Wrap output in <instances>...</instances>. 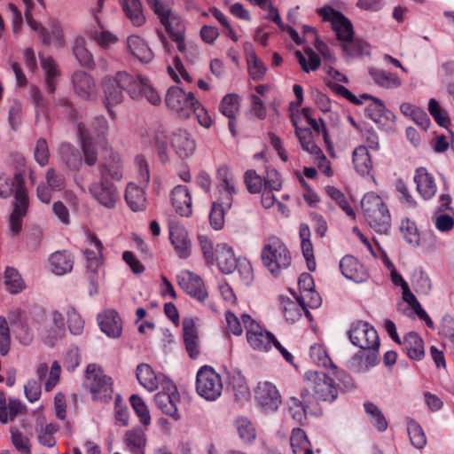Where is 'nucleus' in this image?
Masks as SVG:
<instances>
[{
	"label": "nucleus",
	"mask_w": 454,
	"mask_h": 454,
	"mask_svg": "<svg viewBox=\"0 0 454 454\" xmlns=\"http://www.w3.org/2000/svg\"><path fill=\"white\" fill-rule=\"evenodd\" d=\"M297 300L301 302V306H303L305 315L309 319L311 318V314L309 309H317L322 302L319 294L315 289L300 294Z\"/></svg>",
	"instance_id": "obj_60"
},
{
	"label": "nucleus",
	"mask_w": 454,
	"mask_h": 454,
	"mask_svg": "<svg viewBox=\"0 0 454 454\" xmlns=\"http://www.w3.org/2000/svg\"><path fill=\"white\" fill-rule=\"evenodd\" d=\"M216 261L220 270L224 274L231 273L237 266V259L231 247L226 244L218 247Z\"/></svg>",
	"instance_id": "obj_45"
},
{
	"label": "nucleus",
	"mask_w": 454,
	"mask_h": 454,
	"mask_svg": "<svg viewBox=\"0 0 454 454\" xmlns=\"http://www.w3.org/2000/svg\"><path fill=\"white\" fill-rule=\"evenodd\" d=\"M223 380L211 366L204 365L196 375V390L198 394L208 401L216 400L223 391Z\"/></svg>",
	"instance_id": "obj_10"
},
{
	"label": "nucleus",
	"mask_w": 454,
	"mask_h": 454,
	"mask_svg": "<svg viewBox=\"0 0 454 454\" xmlns=\"http://www.w3.org/2000/svg\"><path fill=\"white\" fill-rule=\"evenodd\" d=\"M325 190L327 196L339 206L347 216L351 220H356V205L351 196L345 194L340 189L333 185L326 186Z\"/></svg>",
	"instance_id": "obj_33"
},
{
	"label": "nucleus",
	"mask_w": 454,
	"mask_h": 454,
	"mask_svg": "<svg viewBox=\"0 0 454 454\" xmlns=\"http://www.w3.org/2000/svg\"><path fill=\"white\" fill-rule=\"evenodd\" d=\"M183 339L185 349L192 359L200 355V339L195 323L192 318L183 319Z\"/></svg>",
	"instance_id": "obj_31"
},
{
	"label": "nucleus",
	"mask_w": 454,
	"mask_h": 454,
	"mask_svg": "<svg viewBox=\"0 0 454 454\" xmlns=\"http://www.w3.org/2000/svg\"><path fill=\"white\" fill-rule=\"evenodd\" d=\"M364 217L369 226L379 233H387L391 225L389 211L381 197L367 193L361 201Z\"/></svg>",
	"instance_id": "obj_3"
},
{
	"label": "nucleus",
	"mask_w": 454,
	"mask_h": 454,
	"mask_svg": "<svg viewBox=\"0 0 454 454\" xmlns=\"http://www.w3.org/2000/svg\"><path fill=\"white\" fill-rule=\"evenodd\" d=\"M246 339L249 347L258 352H269L272 347L278 349L285 360L290 364L294 363L293 355L285 348L278 340L275 335L263 327L259 322L251 317L248 314L241 316Z\"/></svg>",
	"instance_id": "obj_2"
},
{
	"label": "nucleus",
	"mask_w": 454,
	"mask_h": 454,
	"mask_svg": "<svg viewBox=\"0 0 454 454\" xmlns=\"http://www.w3.org/2000/svg\"><path fill=\"white\" fill-rule=\"evenodd\" d=\"M282 186V176L271 173L269 176L267 186L261 192V204L264 208L269 209L275 205L277 200L274 192H279Z\"/></svg>",
	"instance_id": "obj_36"
},
{
	"label": "nucleus",
	"mask_w": 454,
	"mask_h": 454,
	"mask_svg": "<svg viewBox=\"0 0 454 454\" xmlns=\"http://www.w3.org/2000/svg\"><path fill=\"white\" fill-rule=\"evenodd\" d=\"M171 145L176 153L182 158H186L195 151V142L186 130L179 129L171 138Z\"/></svg>",
	"instance_id": "obj_35"
},
{
	"label": "nucleus",
	"mask_w": 454,
	"mask_h": 454,
	"mask_svg": "<svg viewBox=\"0 0 454 454\" xmlns=\"http://www.w3.org/2000/svg\"><path fill=\"white\" fill-rule=\"evenodd\" d=\"M271 173H275L276 175H281L275 168H267L265 172V176H262L259 175L254 169H247L244 173V184L246 185L247 190L251 194H258L267 186V182L269 180V176Z\"/></svg>",
	"instance_id": "obj_34"
},
{
	"label": "nucleus",
	"mask_w": 454,
	"mask_h": 454,
	"mask_svg": "<svg viewBox=\"0 0 454 454\" xmlns=\"http://www.w3.org/2000/svg\"><path fill=\"white\" fill-rule=\"evenodd\" d=\"M19 188L14 193L12 212L9 217V228L12 235H18L23 225V218L27 215L29 207V198L25 184H22L21 176H18Z\"/></svg>",
	"instance_id": "obj_11"
},
{
	"label": "nucleus",
	"mask_w": 454,
	"mask_h": 454,
	"mask_svg": "<svg viewBox=\"0 0 454 454\" xmlns=\"http://www.w3.org/2000/svg\"><path fill=\"white\" fill-rule=\"evenodd\" d=\"M4 286L11 294H18L25 288V282L16 269L7 267L4 271Z\"/></svg>",
	"instance_id": "obj_57"
},
{
	"label": "nucleus",
	"mask_w": 454,
	"mask_h": 454,
	"mask_svg": "<svg viewBox=\"0 0 454 454\" xmlns=\"http://www.w3.org/2000/svg\"><path fill=\"white\" fill-rule=\"evenodd\" d=\"M102 101L109 114L114 117L113 107L121 105L125 99V93L132 98L139 97V82L134 75L126 71H118L104 76L100 82Z\"/></svg>",
	"instance_id": "obj_1"
},
{
	"label": "nucleus",
	"mask_w": 454,
	"mask_h": 454,
	"mask_svg": "<svg viewBox=\"0 0 454 454\" xmlns=\"http://www.w3.org/2000/svg\"><path fill=\"white\" fill-rule=\"evenodd\" d=\"M364 406L373 426L380 432L385 431L387 428V421L378 406L371 402L365 403Z\"/></svg>",
	"instance_id": "obj_63"
},
{
	"label": "nucleus",
	"mask_w": 454,
	"mask_h": 454,
	"mask_svg": "<svg viewBox=\"0 0 454 454\" xmlns=\"http://www.w3.org/2000/svg\"><path fill=\"white\" fill-rule=\"evenodd\" d=\"M27 413V406L18 398L7 399L6 393L0 391V422L6 424L13 421L19 415Z\"/></svg>",
	"instance_id": "obj_21"
},
{
	"label": "nucleus",
	"mask_w": 454,
	"mask_h": 454,
	"mask_svg": "<svg viewBox=\"0 0 454 454\" xmlns=\"http://www.w3.org/2000/svg\"><path fill=\"white\" fill-rule=\"evenodd\" d=\"M217 192L218 200L226 207H231L233 195L237 193L236 182L231 170L227 167H221L217 170Z\"/></svg>",
	"instance_id": "obj_18"
},
{
	"label": "nucleus",
	"mask_w": 454,
	"mask_h": 454,
	"mask_svg": "<svg viewBox=\"0 0 454 454\" xmlns=\"http://www.w3.org/2000/svg\"><path fill=\"white\" fill-rule=\"evenodd\" d=\"M229 208L230 207H226L224 204L218 199L217 200L213 202L212 208L209 214V221L211 226L215 230L223 229L225 223V210Z\"/></svg>",
	"instance_id": "obj_59"
},
{
	"label": "nucleus",
	"mask_w": 454,
	"mask_h": 454,
	"mask_svg": "<svg viewBox=\"0 0 454 454\" xmlns=\"http://www.w3.org/2000/svg\"><path fill=\"white\" fill-rule=\"evenodd\" d=\"M136 376L142 387L150 392L157 390L161 385L169 381L165 375L156 374L153 368L147 364H140L137 367Z\"/></svg>",
	"instance_id": "obj_26"
},
{
	"label": "nucleus",
	"mask_w": 454,
	"mask_h": 454,
	"mask_svg": "<svg viewBox=\"0 0 454 454\" xmlns=\"http://www.w3.org/2000/svg\"><path fill=\"white\" fill-rule=\"evenodd\" d=\"M90 192L103 206L112 208L118 200V192L113 183L99 180L90 184Z\"/></svg>",
	"instance_id": "obj_24"
},
{
	"label": "nucleus",
	"mask_w": 454,
	"mask_h": 454,
	"mask_svg": "<svg viewBox=\"0 0 454 454\" xmlns=\"http://www.w3.org/2000/svg\"><path fill=\"white\" fill-rule=\"evenodd\" d=\"M84 386L90 391L94 401L106 403L112 399L114 380L97 364L87 365L84 374Z\"/></svg>",
	"instance_id": "obj_6"
},
{
	"label": "nucleus",
	"mask_w": 454,
	"mask_h": 454,
	"mask_svg": "<svg viewBox=\"0 0 454 454\" xmlns=\"http://www.w3.org/2000/svg\"><path fill=\"white\" fill-rule=\"evenodd\" d=\"M126 17L136 27H142L145 21L140 0H119Z\"/></svg>",
	"instance_id": "obj_39"
},
{
	"label": "nucleus",
	"mask_w": 454,
	"mask_h": 454,
	"mask_svg": "<svg viewBox=\"0 0 454 454\" xmlns=\"http://www.w3.org/2000/svg\"><path fill=\"white\" fill-rule=\"evenodd\" d=\"M130 53L141 62L148 63L153 59V53L145 41L138 35H130L127 40Z\"/></svg>",
	"instance_id": "obj_40"
},
{
	"label": "nucleus",
	"mask_w": 454,
	"mask_h": 454,
	"mask_svg": "<svg viewBox=\"0 0 454 454\" xmlns=\"http://www.w3.org/2000/svg\"><path fill=\"white\" fill-rule=\"evenodd\" d=\"M362 99H370L372 103L366 107V115L378 124H383V121L386 119L385 116V106L381 100L376 98L369 94L360 95Z\"/></svg>",
	"instance_id": "obj_53"
},
{
	"label": "nucleus",
	"mask_w": 454,
	"mask_h": 454,
	"mask_svg": "<svg viewBox=\"0 0 454 454\" xmlns=\"http://www.w3.org/2000/svg\"><path fill=\"white\" fill-rule=\"evenodd\" d=\"M400 345L410 359L420 361L425 357L424 340L417 333L410 332L405 334Z\"/></svg>",
	"instance_id": "obj_32"
},
{
	"label": "nucleus",
	"mask_w": 454,
	"mask_h": 454,
	"mask_svg": "<svg viewBox=\"0 0 454 454\" xmlns=\"http://www.w3.org/2000/svg\"><path fill=\"white\" fill-rule=\"evenodd\" d=\"M317 15L324 20L330 22L337 39L341 43L354 35L351 22L340 12L331 6L325 5L317 10Z\"/></svg>",
	"instance_id": "obj_12"
},
{
	"label": "nucleus",
	"mask_w": 454,
	"mask_h": 454,
	"mask_svg": "<svg viewBox=\"0 0 454 454\" xmlns=\"http://www.w3.org/2000/svg\"><path fill=\"white\" fill-rule=\"evenodd\" d=\"M170 202L176 214L188 217L192 212V196L184 185L176 186L170 193Z\"/></svg>",
	"instance_id": "obj_27"
},
{
	"label": "nucleus",
	"mask_w": 454,
	"mask_h": 454,
	"mask_svg": "<svg viewBox=\"0 0 454 454\" xmlns=\"http://www.w3.org/2000/svg\"><path fill=\"white\" fill-rule=\"evenodd\" d=\"M283 313L287 321L295 322L301 317L302 313L305 314V309L301 302L291 301L290 299L282 301Z\"/></svg>",
	"instance_id": "obj_64"
},
{
	"label": "nucleus",
	"mask_w": 454,
	"mask_h": 454,
	"mask_svg": "<svg viewBox=\"0 0 454 454\" xmlns=\"http://www.w3.org/2000/svg\"><path fill=\"white\" fill-rule=\"evenodd\" d=\"M129 401L139 419L141 427L148 428V427L151 425L152 418L149 408L145 402L138 395H131Z\"/></svg>",
	"instance_id": "obj_50"
},
{
	"label": "nucleus",
	"mask_w": 454,
	"mask_h": 454,
	"mask_svg": "<svg viewBox=\"0 0 454 454\" xmlns=\"http://www.w3.org/2000/svg\"><path fill=\"white\" fill-rule=\"evenodd\" d=\"M342 51L349 57H359L369 53L370 46L364 41L351 37L341 43Z\"/></svg>",
	"instance_id": "obj_58"
},
{
	"label": "nucleus",
	"mask_w": 454,
	"mask_h": 454,
	"mask_svg": "<svg viewBox=\"0 0 454 454\" xmlns=\"http://www.w3.org/2000/svg\"><path fill=\"white\" fill-rule=\"evenodd\" d=\"M59 430V424L50 422L41 427L38 430V441L46 447H53L56 444L55 434Z\"/></svg>",
	"instance_id": "obj_61"
},
{
	"label": "nucleus",
	"mask_w": 454,
	"mask_h": 454,
	"mask_svg": "<svg viewBox=\"0 0 454 454\" xmlns=\"http://www.w3.org/2000/svg\"><path fill=\"white\" fill-rule=\"evenodd\" d=\"M102 332L111 338H119L122 333V321L114 309L104 310L98 316Z\"/></svg>",
	"instance_id": "obj_30"
},
{
	"label": "nucleus",
	"mask_w": 454,
	"mask_h": 454,
	"mask_svg": "<svg viewBox=\"0 0 454 454\" xmlns=\"http://www.w3.org/2000/svg\"><path fill=\"white\" fill-rule=\"evenodd\" d=\"M309 356L312 361L318 366L324 368H331L332 373L335 377H340V374L344 373L343 371L340 370L331 360L325 348L318 343H316L310 347Z\"/></svg>",
	"instance_id": "obj_38"
},
{
	"label": "nucleus",
	"mask_w": 454,
	"mask_h": 454,
	"mask_svg": "<svg viewBox=\"0 0 454 454\" xmlns=\"http://www.w3.org/2000/svg\"><path fill=\"white\" fill-rule=\"evenodd\" d=\"M39 381L43 382L45 392H51L60 382L62 367L59 361L55 360L49 367L46 362L38 364L35 370Z\"/></svg>",
	"instance_id": "obj_20"
},
{
	"label": "nucleus",
	"mask_w": 454,
	"mask_h": 454,
	"mask_svg": "<svg viewBox=\"0 0 454 454\" xmlns=\"http://www.w3.org/2000/svg\"><path fill=\"white\" fill-rule=\"evenodd\" d=\"M147 428L133 427L122 435V444L130 454H145L147 445Z\"/></svg>",
	"instance_id": "obj_19"
},
{
	"label": "nucleus",
	"mask_w": 454,
	"mask_h": 454,
	"mask_svg": "<svg viewBox=\"0 0 454 454\" xmlns=\"http://www.w3.org/2000/svg\"><path fill=\"white\" fill-rule=\"evenodd\" d=\"M301 114L306 119L308 124L311 127L314 132L323 137L327 153L332 158H336V152L334 150L333 143L330 137L328 129L325 121L322 118H315L313 111L309 107L301 109Z\"/></svg>",
	"instance_id": "obj_23"
},
{
	"label": "nucleus",
	"mask_w": 454,
	"mask_h": 454,
	"mask_svg": "<svg viewBox=\"0 0 454 454\" xmlns=\"http://www.w3.org/2000/svg\"><path fill=\"white\" fill-rule=\"evenodd\" d=\"M176 283L184 293L200 302H204L208 297L203 279L190 270H183L176 275Z\"/></svg>",
	"instance_id": "obj_14"
},
{
	"label": "nucleus",
	"mask_w": 454,
	"mask_h": 454,
	"mask_svg": "<svg viewBox=\"0 0 454 454\" xmlns=\"http://www.w3.org/2000/svg\"><path fill=\"white\" fill-rule=\"evenodd\" d=\"M246 61L249 77L256 82L262 81L266 74L267 67L254 51L247 52Z\"/></svg>",
	"instance_id": "obj_46"
},
{
	"label": "nucleus",
	"mask_w": 454,
	"mask_h": 454,
	"mask_svg": "<svg viewBox=\"0 0 454 454\" xmlns=\"http://www.w3.org/2000/svg\"><path fill=\"white\" fill-rule=\"evenodd\" d=\"M87 35L102 49H108L118 41V37L115 35L102 27L90 28L87 31Z\"/></svg>",
	"instance_id": "obj_54"
},
{
	"label": "nucleus",
	"mask_w": 454,
	"mask_h": 454,
	"mask_svg": "<svg viewBox=\"0 0 454 454\" xmlns=\"http://www.w3.org/2000/svg\"><path fill=\"white\" fill-rule=\"evenodd\" d=\"M403 291V299L409 304L411 309L416 313L418 317L427 324V326L433 327L434 323L427 312L423 309L416 296L411 292L408 285H405Z\"/></svg>",
	"instance_id": "obj_55"
},
{
	"label": "nucleus",
	"mask_w": 454,
	"mask_h": 454,
	"mask_svg": "<svg viewBox=\"0 0 454 454\" xmlns=\"http://www.w3.org/2000/svg\"><path fill=\"white\" fill-rule=\"evenodd\" d=\"M352 157L354 168L359 175L366 176L371 173L372 160L366 146L359 145L356 147Z\"/></svg>",
	"instance_id": "obj_41"
},
{
	"label": "nucleus",
	"mask_w": 454,
	"mask_h": 454,
	"mask_svg": "<svg viewBox=\"0 0 454 454\" xmlns=\"http://www.w3.org/2000/svg\"><path fill=\"white\" fill-rule=\"evenodd\" d=\"M73 51L80 64L88 68H93L95 62L92 54L86 48V40L76 36L74 41Z\"/></svg>",
	"instance_id": "obj_51"
},
{
	"label": "nucleus",
	"mask_w": 454,
	"mask_h": 454,
	"mask_svg": "<svg viewBox=\"0 0 454 454\" xmlns=\"http://www.w3.org/2000/svg\"><path fill=\"white\" fill-rule=\"evenodd\" d=\"M125 200L129 207L135 212L142 211L146 207L145 191L135 184H129L125 192Z\"/></svg>",
	"instance_id": "obj_44"
},
{
	"label": "nucleus",
	"mask_w": 454,
	"mask_h": 454,
	"mask_svg": "<svg viewBox=\"0 0 454 454\" xmlns=\"http://www.w3.org/2000/svg\"><path fill=\"white\" fill-rule=\"evenodd\" d=\"M261 258L263 265L275 276L287 269L292 255L284 241L275 236L269 237L262 247Z\"/></svg>",
	"instance_id": "obj_4"
},
{
	"label": "nucleus",
	"mask_w": 454,
	"mask_h": 454,
	"mask_svg": "<svg viewBox=\"0 0 454 454\" xmlns=\"http://www.w3.org/2000/svg\"><path fill=\"white\" fill-rule=\"evenodd\" d=\"M348 338L351 343L364 351H369L367 356L370 365L377 361L380 346L377 331L369 323L358 320L351 324L348 330Z\"/></svg>",
	"instance_id": "obj_5"
},
{
	"label": "nucleus",
	"mask_w": 454,
	"mask_h": 454,
	"mask_svg": "<svg viewBox=\"0 0 454 454\" xmlns=\"http://www.w3.org/2000/svg\"><path fill=\"white\" fill-rule=\"evenodd\" d=\"M369 73L372 80L380 87L394 89L402 84L401 79L394 73L380 69H371Z\"/></svg>",
	"instance_id": "obj_52"
},
{
	"label": "nucleus",
	"mask_w": 454,
	"mask_h": 454,
	"mask_svg": "<svg viewBox=\"0 0 454 454\" xmlns=\"http://www.w3.org/2000/svg\"><path fill=\"white\" fill-rule=\"evenodd\" d=\"M340 270L343 276L355 282H364L368 278L365 267L353 255H345L340 262Z\"/></svg>",
	"instance_id": "obj_29"
},
{
	"label": "nucleus",
	"mask_w": 454,
	"mask_h": 454,
	"mask_svg": "<svg viewBox=\"0 0 454 454\" xmlns=\"http://www.w3.org/2000/svg\"><path fill=\"white\" fill-rule=\"evenodd\" d=\"M99 173V180L104 183L119 182L123 177L124 166L123 160L119 153L111 151L107 156L103 158V160L98 167Z\"/></svg>",
	"instance_id": "obj_15"
},
{
	"label": "nucleus",
	"mask_w": 454,
	"mask_h": 454,
	"mask_svg": "<svg viewBox=\"0 0 454 454\" xmlns=\"http://www.w3.org/2000/svg\"><path fill=\"white\" fill-rule=\"evenodd\" d=\"M290 446L294 454H314L305 431L299 427L293 428L291 431Z\"/></svg>",
	"instance_id": "obj_42"
},
{
	"label": "nucleus",
	"mask_w": 454,
	"mask_h": 454,
	"mask_svg": "<svg viewBox=\"0 0 454 454\" xmlns=\"http://www.w3.org/2000/svg\"><path fill=\"white\" fill-rule=\"evenodd\" d=\"M50 263L51 270L55 274L63 275L71 271L74 265V260L68 251H56L51 255Z\"/></svg>",
	"instance_id": "obj_43"
},
{
	"label": "nucleus",
	"mask_w": 454,
	"mask_h": 454,
	"mask_svg": "<svg viewBox=\"0 0 454 454\" xmlns=\"http://www.w3.org/2000/svg\"><path fill=\"white\" fill-rule=\"evenodd\" d=\"M169 38L176 44L177 50L181 53L186 51L185 32L186 27L183 19L177 15L170 17L161 24Z\"/></svg>",
	"instance_id": "obj_25"
},
{
	"label": "nucleus",
	"mask_w": 454,
	"mask_h": 454,
	"mask_svg": "<svg viewBox=\"0 0 454 454\" xmlns=\"http://www.w3.org/2000/svg\"><path fill=\"white\" fill-rule=\"evenodd\" d=\"M302 395H312L317 402H333L338 396V389L333 380L327 374L317 371H308L303 375Z\"/></svg>",
	"instance_id": "obj_7"
},
{
	"label": "nucleus",
	"mask_w": 454,
	"mask_h": 454,
	"mask_svg": "<svg viewBox=\"0 0 454 454\" xmlns=\"http://www.w3.org/2000/svg\"><path fill=\"white\" fill-rule=\"evenodd\" d=\"M219 111L228 119H236L239 111V96L235 93L225 95L219 105Z\"/></svg>",
	"instance_id": "obj_56"
},
{
	"label": "nucleus",
	"mask_w": 454,
	"mask_h": 454,
	"mask_svg": "<svg viewBox=\"0 0 454 454\" xmlns=\"http://www.w3.org/2000/svg\"><path fill=\"white\" fill-rule=\"evenodd\" d=\"M304 52L305 55L299 50L294 52V56L301 69L306 73L317 70L321 65L318 55L310 48L305 49Z\"/></svg>",
	"instance_id": "obj_48"
},
{
	"label": "nucleus",
	"mask_w": 454,
	"mask_h": 454,
	"mask_svg": "<svg viewBox=\"0 0 454 454\" xmlns=\"http://www.w3.org/2000/svg\"><path fill=\"white\" fill-rule=\"evenodd\" d=\"M73 82L76 93L82 98L90 97L94 91L95 82L90 74L84 72L75 73L73 75Z\"/></svg>",
	"instance_id": "obj_49"
},
{
	"label": "nucleus",
	"mask_w": 454,
	"mask_h": 454,
	"mask_svg": "<svg viewBox=\"0 0 454 454\" xmlns=\"http://www.w3.org/2000/svg\"><path fill=\"white\" fill-rule=\"evenodd\" d=\"M40 39L44 45H54L59 48L66 45L63 29L59 22L55 20H51L50 30L45 28Z\"/></svg>",
	"instance_id": "obj_47"
},
{
	"label": "nucleus",
	"mask_w": 454,
	"mask_h": 454,
	"mask_svg": "<svg viewBox=\"0 0 454 454\" xmlns=\"http://www.w3.org/2000/svg\"><path fill=\"white\" fill-rule=\"evenodd\" d=\"M39 59L43 71L44 89L49 95H52L56 92L59 81L62 75L61 68L52 56L39 53Z\"/></svg>",
	"instance_id": "obj_17"
},
{
	"label": "nucleus",
	"mask_w": 454,
	"mask_h": 454,
	"mask_svg": "<svg viewBox=\"0 0 454 454\" xmlns=\"http://www.w3.org/2000/svg\"><path fill=\"white\" fill-rule=\"evenodd\" d=\"M198 98L192 92H186L177 86L170 87L165 97L167 107L182 120H188Z\"/></svg>",
	"instance_id": "obj_9"
},
{
	"label": "nucleus",
	"mask_w": 454,
	"mask_h": 454,
	"mask_svg": "<svg viewBox=\"0 0 454 454\" xmlns=\"http://www.w3.org/2000/svg\"><path fill=\"white\" fill-rule=\"evenodd\" d=\"M257 403L268 410H277L281 403V396L277 387L270 382H260L254 391Z\"/></svg>",
	"instance_id": "obj_22"
},
{
	"label": "nucleus",
	"mask_w": 454,
	"mask_h": 454,
	"mask_svg": "<svg viewBox=\"0 0 454 454\" xmlns=\"http://www.w3.org/2000/svg\"><path fill=\"white\" fill-rule=\"evenodd\" d=\"M28 315L43 318L45 316V311L41 307L34 306L28 309L27 311L21 309H15L8 314V318L13 327L16 338L24 345L30 344L34 339V333L27 325Z\"/></svg>",
	"instance_id": "obj_8"
},
{
	"label": "nucleus",
	"mask_w": 454,
	"mask_h": 454,
	"mask_svg": "<svg viewBox=\"0 0 454 454\" xmlns=\"http://www.w3.org/2000/svg\"><path fill=\"white\" fill-rule=\"evenodd\" d=\"M291 121L294 127L295 136L297 137L301 148L309 154L317 152L318 153V149L320 147L316 144L313 133L310 129L301 128L298 125L297 116L294 114H291Z\"/></svg>",
	"instance_id": "obj_37"
},
{
	"label": "nucleus",
	"mask_w": 454,
	"mask_h": 454,
	"mask_svg": "<svg viewBox=\"0 0 454 454\" xmlns=\"http://www.w3.org/2000/svg\"><path fill=\"white\" fill-rule=\"evenodd\" d=\"M157 407L166 415L175 420L179 419L180 415L177 403H180V395L176 385L172 381H166L162 390L154 396Z\"/></svg>",
	"instance_id": "obj_13"
},
{
	"label": "nucleus",
	"mask_w": 454,
	"mask_h": 454,
	"mask_svg": "<svg viewBox=\"0 0 454 454\" xmlns=\"http://www.w3.org/2000/svg\"><path fill=\"white\" fill-rule=\"evenodd\" d=\"M236 428L239 436L245 443H251L256 438V430L253 423L244 418L236 420Z\"/></svg>",
	"instance_id": "obj_62"
},
{
	"label": "nucleus",
	"mask_w": 454,
	"mask_h": 454,
	"mask_svg": "<svg viewBox=\"0 0 454 454\" xmlns=\"http://www.w3.org/2000/svg\"><path fill=\"white\" fill-rule=\"evenodd\" d=\"M170 243L181 259H187L192 254V240L186 228L176 222L168 225Z\"/></svg>",
	"instance_id": "obj_16"
},
{
	"label": "nucleus",
	"mask_w": 454,
	"mask_h": 454,
	"mask_svg": "<svg viewBox=\"0 0 454 454\" xmlns=\"http://www.w3.org/2000/svg\"><path fill=\"white\" fill-rule=\"evenodd\" d=\"M417 191L425 200H430L436 194L437 185L435 178L426 168H418L414 175Z\"/></svg>",
	"instance_id": "obj_28"
}]
</instances>
